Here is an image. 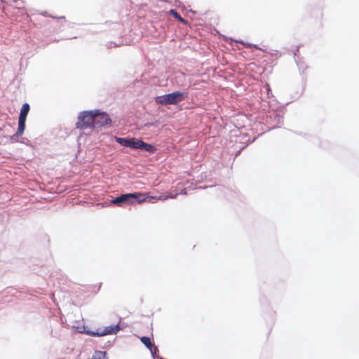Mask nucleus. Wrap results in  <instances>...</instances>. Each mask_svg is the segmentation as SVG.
<instances>
[{
    "label": "nucleus",
    "instance_id": "f257e3e1",
    "mask_svg": "<svg viewBox=\"0 0 359 359\" xmlns=\"http://www.w3.org/2000/svg\"><path fill=\"white\" fill-rule=\"evenodd\" d=\"M187 97V93L175 91L170 94L159 96L156 98V103L162 105L177 104Z\"/></svg>",
    "mask_w": 359,
    "mask_h": 359
},
{
    "label": "nucleus",
    "instance_id": "f03ea898",
    "mask_svg": "<svg viewBox=\"0 0 359 359\" xmlns=\"http://www.w3.org/2000/svg\"><path fill=\"white\" fill-rule=\"evenodd\" d=\"M142 196H146V194L141 192H135L130 194H122L118 197L115 198L111 201L113 204L120 205L121 203L130 204L137 200L139 203H143L147 201L146 198H142Z\"/></svg>",
    "mask_w": 359,
    "mask_h": 359
},
{
    "label": "nucleus",
    "instance_id": "7ed1b4c3",
    "mask_svg": "<svg viewBox=\"0 0 359 359\" xmlns=\"http://www.w3.org/2000/svg\"><path fill=\"white\" fill-rule=\"evenodd\" d=\"M76 126L80 129L94 127V112L83 111L80 113Z\"/></svg>",
    "mask_w": 359,
    "mask_h": 359
},
{
    "label": "nucleus",
    "instance_id": "20e7f679",
    "mask_svg": "<svg viewBox=\"0 0 359 359\" xmlns=\"http://www.w3.org/2000/svg\"><path fill=\"white\" fill-rule=\"evenodd\" d=\"M29 109L30 107L28 103H25L22 105L18 118V128L16 133L12 136V138H14L15 137H18L23 134L25 128L27 116L29 113Z\"/></svg>",
    "mask_w": 359,
    "mask_h": 359
},
{
    "label": "nucleus",
    "instance_id": "39448f33",
    "mask_svg": "<svg viewBox=\"0 0 359 359\" xmlns=\"http://www.w3.org/2000/svg\"><path fill=\"white\" fill-rule=\"evenodd\" d=\"M129 147L133 149H142L147 151L151 154H154L156 151L154 146L146 143L141 140L137 138H130Z\"/></svg>",
    "mask_w": 359,
    "mask_h": 359
},
{
    "label": "nucleus",
    "instance_id": "423d86ee",
    "mask_svg": "<svg viewBox=\"0 0 359 359\" xmlns=\"http://www.w3.org/2000/svg\"><path fill=\"white\" fill-rule=\"evenodd\" d=\"M120 330L119 324L106 327L104 330L98 329L95 332L88 331L87 333L93 337H102L109 334H115Z\"/></svg>",
    "mask_w": 359,
    "mask_h": 359
},
{
    "label": "nucleus",
    "instance_id": "0eeeda50",
    "mask_svg": "<svg viewBox=\"0 0 359 359\" xmlns=\"http://www.w3.org/2000/svg\"><path fill=\"white\" fill-rule=\"evenodd\" d=\"M94 112V128L102 127L110 124L111 119L106 113Z\"/></svg>",
    "mask_w": 359,
    "mask_h": 359
},
{
    "label": "nucleus",
    "instance_id": "6e6552de",
    "mask_svg": "<svg viewBox=\"0 0 359 359\" xmlns=\"http://www.w3.org/2000/svg\"><path fill=\"white\" fill-rule=\"evenodd\" d=\"M141 342L151 351L152 354L156 353L158 351L156 346H155L151 341V339L148 337H142L140 338Z\"/></svg>",
    "mask_w": 359,
    "mask_h": 359
},
{
    "label": "nucleus",
    "instance_id": "1a4fd4ad",
    "mask_svg": "<svg viewBox=\"0 0 359 359\" xmlns=\"http://www.w3.org/2000/svg\"><path fill=\"white\" fill-rule=\"evenodd\" d=\"M168 13H169V14L172 15L175 19H177L178 21L182 22V24H184L185 25H187L189 24L188 21L186 20L185 19H184L183 18H182L181 15L177 12L176 10L171 9L169 11Z\"/></svg>",
    "mask_w": 359,
    "mask_h": 359
},
{
    "label": "nucleus",
    "instance_id": "9d476101",
    "mask_svg": "<svg viewBox=\"0 0 359 359\" xmlns=\"http://www.w3.org/2000/svg\"><path fill=\"white\" fill-rule=\"evenodd\" d=\"M177 194L173 195V194H169V195H161L159 196H149V197H146V198H149V200L150 199H156V200H161V201H165L168 198H176ZM143 198H145V196H142Z\"/></svg>",
    "mask_w": 359,
    "mask_h": 359
},
{
    "label": "nucleus",
    "instance_id": "9b49d317",
    "mask_svg": "<svg viewBox=\"0 0 359 359\" xmlns=\"http://www.w3.org/2000/svg\"><path fill=\"white\" fill-rule=\"evenodd\" d=\"M115 140H116V142H118L121 145L126 147H129L130 138L115 137Z\"/></svg>",
    "mask_w": 359,
    "mask_h": 359
},
{
    "label": "nucleus",
    "instance_id": "f8f14e48",
    "mask_svg": "<svg viewBox=\"0 0 359 359\" xmlns=\"http://www.w3.org/2000/svg\"><path fill=\"white\" fill-rule=\"evenodd\" d=\"M90 359H106V353L104 351L95 352V355Z\"/></svg>",
    "mask_w": 359,
    "mask_h": 359
},
{
    "label": "nucleus",
    "instance_id": "ddd939ff",
    "mask_svg": "<svg viewBox=\"0 0 359 359\" xmlns=\"http://www.w3.org/2000/svg\"><path fill=\"white\" fill-rule=\"evenodd\" d=\"M251 46L255 47L256 49H258V50H262V51H264L263 49H262L261 48L258 47L257 45H252V44H248V45H247V47H251Z\"/></svg>",
    "mask_w": 359,
    "mask_h": 359
}]
</instances>
